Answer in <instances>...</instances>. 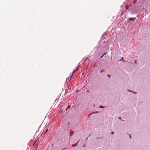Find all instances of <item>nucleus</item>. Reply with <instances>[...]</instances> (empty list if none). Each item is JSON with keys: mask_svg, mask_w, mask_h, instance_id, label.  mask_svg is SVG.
Wrapping results in <instances>:
<instances>
[{"mask_svg": "<svg viewBox=\"0 0 150 150\" xmlns=\"http://www.w3.org/2000/svg\"><path fill=\"white\" fill-rule=\"evenodd\" d=\"M107 33H104L102 35V36L101 37V39L103 40L104 39H105L107 38Z\"/></svg>", "mask_w": 150, "mask_h": 150, "instance_id": "f257e3e1", "label": "nucleus"}, {"mask_svg": "<svg viewBox=\"0 0 150 150\" xmlns=\"http://www.w3.org/2000/svg\"><path fill=\"white\" fill-rule=\"evenodd\" d=\"M137 0H134V1H133V3L134 4H135L137 2Z\"/></svg>", "mask_w": 150, "mask_h": 150, "instance_id": "39448f33", "label": "nucleus"}, {"mask_svg": "<svg viewBox=\"0 0 150 150\" xmlns=\"http://www.w3.org/2000/svg\"><path fill=\"white\" fill-rule=\"evenodd\" d=\"M48 129H47L46 130V132H45V133H46V132H47L48 131Z\"/></svg>", "mask_w": 150, "mask_h": 150, "instance_id": "1a4fd4ad", "label": "nucleus"}, {"mask_svg": "<svg viewBox=\"0 0 150 150\" xmlns=\"http://www.w3.org/2000/svg\"><path fill=\"white\" fill-rule=\"evenodd\" d=\"M108 77H110V75H108Z\"/></svg>", "mask_w": 150, "mask_h": 150, "instance_id": "f8f14e48", "label": "nucleus"}, {"mask_svg": "<svg viewBox=\"0 0 150 150\" xmlns=\"http://www.w3.org/2000/svg\"><path fill=\"white\" fill-rule=\"evenodd\" d=\"M100 108H104V107L103 106L101 105L100 106Z\"/></svg>", "mask_w": 150, "mask_h": 150, "instance_id": "0eeeda50", "label": "nucleus"}, {"mask_svg": "<svg viewBox=\"0 0 150 150\" xmlns=\"http://www.w3.org/2000/svg\"><path fill=\"white\" fill-rule=\"evenodd\" d=\"M70 107V105L69 106H68V107L67 108H69V107Z\"/></svg>", "mask_w": 150, "mask_h": 150, "instance_id": "9b49d317", "label": "nucleus"}, {"mask_svg": "<svg viewBox=\"0 0 150 150\" xmlns=\"http://www.w3.org/2000/svg\"><path fill=\"white\" fill-rule=\"evenodd\" d=\"M123 59V57H122V59Z\"/></svg>", "mask_w": 150, "mask_h": 150, "instance_id": "2eb2a0df", "label": "nucleus"}, {"mask_svg": "<svg viewBox=\"0 0 150 150\" xmlns=\"http://www.w3.org/2000/svg\"><path fill=\"white\" fill-rule=\"evenodd\" d=\"M136 19L135 18H130L129 19V20L130 21H133V20H134Z\"/></svg>", "mask_w": 150, "mask_h": 150, "instance_id": "7ed1b4c3", "label": "nucleus"}, {"mask_svg": "<svg viewBox=\"0 0 150 150\" xmlns=\"http://www.w3.org/2000/svg\"><path fill=\"white\" fill-rule=\"evenodd\" d=\"M129 137H130V138H131V137L130 135H129Z\"/></svg>", "mask_w": 150, "mask_h": 150, "instance_id": "4468645a", "label": "nucleus"}, {"mask_svg": "<svg viewBox=\"0 0 150 150\" xmlns=\"http://www.w3.org/2000/svg\"><path fill=\"white\" fill-rule=\"evenodd\" d=\"M111 134H114V132H111Z\"/></svg>", "mask_w": 150, "mask_h": 150, "instance_id": "9d476101", "label": "nucleus"}, {"mask_svg": "<svg viewBox=\"0 0 150 150\" xmlns=\"http://www.w3.org/2000/svg\"><path fill=\"white\" fill-rule=\"evenodd\" d=\"M106 53H104V54L102 55V57H101H101H103V56Z\"/></svg>", "mask_w": 150, "mask_h": 150, "instance_id": "6e6552de", "label": "nucleus"}, {"mask_svg": "<svg viewBox=\"0 0 150 150\" xmlns=\"http://www.w3.org/2000/svg\"><path fill=\"white\" fill-rule=\"evenodd\" d=\"M74 133V132L72 130H71L70 131V136H72L73 134Z\"/></svg>", "mask_w": 150, "mask_h": 150, "instance_id": "f03ea898", "label": "nucleus"}, {"mask_svg": "<svg viewBox=\"0 0 150 150\" xmlns=\"http://www.w3.org/2000/svg\"><path fill=\"white\" fill-rule=\"evenodd\" d=\"M76 144H73V145H72V146L73 147H74L75 146H76Z\"/></svg>", "mask_w": 150, "mask_h": 150, "instance_id": "423d86ee", "label": "nucleus"}, {"mask_svg": "<svg viewBox=\"0 0 150 150\" xmlns=\"http://www.w3.org/2000/svg\"><path fill=\"white\" fill-rule=\"evenodd\" d=\"M121 117H119V119H121Z\"/></svg>", "mask_w": 150, "mask_h": 150, "instance_id": "ddd939ff", "label": "nucleus"}, {"mask_svg": "<svg viewBox=\"0 0 150 150\" xmlns=\"http://www.w3.org/2000/svg\"><path fill=\"white\" fill-rule=\"evenodd\" d=\"M129 6H128V5H126L125 6V7L126 8V10H128L129 9Z\"/></svg>", "mask_w": 150, "mask_h": 150, "instance_id": "20e7f679", "label": "nucleus"}]
</instances>
